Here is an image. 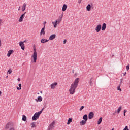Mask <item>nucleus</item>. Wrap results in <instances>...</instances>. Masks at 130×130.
<instances>
[{
    "label": "nucleus",
    "instance_id": "f257e3e1",
    "mask_svg": "<svg viewBox=\"0 0 130 130\" xmlns=\"http://www.w3.org/2000/svg\"><path fill=\"white\" fill-rule=\"evenodd\" d=\"M79 79L78 78H76L74 82L71 84L70 88L69 90L70 94L71 95H74V94H75V92H76V89H77V87H78V84H79Z\"/></svg>",
    "mask_w": 130,
    "mask_h": 130
},
{
    "label": "nucleus",
    "instance_id": "f03ea898",
    "mask_svg": "<svg viewBox=\"0 0 130 130\" xmlns=\"http://www.w3.org/2000/svg\"><path fill=\"white\" fill-rule=\"evenodd\" d=\"M44 108H43L41 111L39 112L35 113V114L32 116V119L33 121L37 120L39 118V116H40V114L42 113V111H43Z\"/></svg>",
    "mask_w": 130,
    "mask_h": 130
},
{
    "label": "nucleus",
    "instance_id": "7ed1b4c3",
    "mask_svg": "<svg viewBox=\"0 0 130 130\" xmlns=\"http://www.w3.org/2000/svg\"><path fill=\"white\" fill-rule=\"evenodd\" d=\"M33 58V62L36 63L37 60V52H36V48H34V53L32 55Z\"/></svg>",
    "mask_w": 130,
    "mask_h": 130
},
{
    "label": "nucleus",
    "instance_id": "20e7f679",
    "mask_svg": "<svg viewBox=\"0 0 130 130\" xmlns=\"http://www.w3.org/2000/svg\"><path fill=\"white\" fill-rule=\"evenodd\" d=\"M27 14V12H24V13H23L20 17L19 19V22H20V23L21 22H23V19H24L25 18V14Z\"/></svg>",
    "mask_w": 130,
    "mask_h": 130
},
{
    "label": "nucleus",
    "instance_id": "39448f33",
    "mask_svg": "<svg viewBox=\"0 0 130 130\" xmlns=\"http://www.w3.org/2000/svg\"><path fill=\"white\" fill-rule=\"evenodd\" d=\"M94 118V112H90L88 114V119H92Z\"/></svg>",
    "mask_w": 130,
    "mask_h": 130
},
{
    "label": "nucleus",
    "instance_id": "423d86ee",
    "mask_svg": "<svg viewBox=\"0 0 130 130\" xmlns=\"http://www.w3.org/2000/svg\"><path fill=\"white\" fill-rule=\"evenodd\" d=\"M19 45L21 47V49H22V50H25V46L24 45V42H20Z\"/></svg>",
    "mask_w": 130,
    "mask_h": 130
},
{
    "label": "nucleus",
    "instance_id": "0eeeda50",
    "mask_svg": "<svg viewBox=\"0 0 130 130\" xmlns=\"http://www.w3.org/2000/svg\"><path fill=\"white\" fill-rule=\"evenodd\" d=\"M100 30H101V24H99L95 28L96 32H100Z\"/></svg>",
    "mask_w": 130,
    "mask_h": 130
},
{
    "label": "nucleus",
    "instance_id": "6e6552de",
    "mask_svg": "<svg viewBox=\"0 0 130 130\" xmlns=\"http://www.w3.org/2000/svg\"><path fill=\"white\" fill-rule=\"evenodd\" d=\"M55 37H56V35L53 34L49 37V40H53V39H55Z\"/></svg>",
    "mask_w": 130,
    "mask_h": 130
},
{
    "label": "nucleus",
    "instance_id": "1a4fd4ad",
    "mask_svg": "<svg viewBox=\"0 0 130 130\" xmlns=\"http://www.w3.org/2000/svg\"><path fill=\"white\" fill-rule=\"evenodd\" d=\"M57 86V82H55L51 84V89H54Z\"/></svg>",
    "mask_w": 130,
    "mask_h": 130
},
{
    "label": "nucleus",
    "instance_id": "9d476101",
    "mask_svg": "<svg viewBox=\"0 0 130 130\" xmlns=\"http://www.w3.org/2000/svg\"><path fill=\"white\" fill-rule=\"evenodd\" d=\"M13 52H14V50H10L9 51H8L7 54L8 57H10V56H11V55L13 54Z\"/></svg>",
    "mask_w": 130,
    "mask_h": 130
},
{
    "label": "nucleus",
    "instance_id": "9b49d317",
    "mask_svg": "<svg viewBox=\"0 0 130 130\" xmlns=\"http://www.w3.org/2000/svg\"><path fill=\"white\" fill-rule=\"evenodd\" d=\"M45 27H43L41 30V32H40V35L42 36V34L43 35H44V34H45Z\"/></svg>",
    "mask_w": 130,
    "mask_h": 130
},
{
    "label": "nucleus",
    "instance_id": "f8f14e48",
    "mask_svg": "<svg viewBox=\"0 0 130 130\" xmlns=\"http://www.w3.org/2000/svg\"><path fill=\"white\" fill-rule=\"evenodd\" d=\"M49 40L47 39H45L44 38H43L41 40V43H46V42H48Z\"/></svg>",
    "mask_w": 130,
    "mask_h": 130
},
{
    "label": "nucleus",
    "instance_id": "ddd939ff",
    "mask_svg": "<svg viewBox=\"0 0 130 130\" xmlns=\"http://www.w3.org/2000/svg\"><path fill=\"white\" fill-rule=\"evenodd\" d=\"M52 24L54 25V28H56L58 23H57V20H56L55 22H52Z\"/></svg>",
    "mask_w": 130,
    "mask_h": 130
},
{
    "label": "nucleus",
    "instance_id": "4468645a",
    "mask_svg": "<svg viewBox=\"0 0 130 130\" xmlns=\"http://www.w3.org/2000/svg\"><path fill=\"white\" fill-rule=\"evenodd\" d=\"M91 8H92L91 5L90 4H88L86 6V10H87V11H88V12H90V11H91Z\"/></svg>",
    "mask_w": 130,
    "mask_h": 130
},
{
    "label": "nucleus",
    "instance_id": "2eb2a0df",
    "mask_svg": "<svg viewBox=\"0 0 130 130\" xmlns=\"http://www.w3.org/2000/svg\"><path fill=\"white\" fill-rule=\"evenodd\" d=\"M68 8V6H67V5L64 4L63 5L62 8V12H64L66 11V10H67V8Z\"/></svg>",
    "mask_w": 130,
    "mask_h": 130
},
{
    "label": "nucleus",
    "instance_id": "dca6fc26",
    "mask_svg": "<svg viewBox=\"0 0 130 130\" xmlns=\"http://www.w3.org/2000/svg\"><path fill=\"white\" fill-rule=\"evenodd\" d=\"M105 29H106V23H103L102 26V31H105Z\"/></svg>",
    "mask_w": 130,
    "mask_h": 130
},
{
    "label": "nucleus",
    "instance_id": "f3484780",
    "mask_svg": "<svg viewBox=\"0 0 130 130\" xmlns=\"http://www.w3.org/2000/svg\"><path fill=\"white\" fill-rule=\"evenodd\" d=\"M86 121L82 120L80 122V125H85L86 123Z\"/></svg>",
    "mask_w": 130,
    "mask_h": 130
},
{
    "label": "nucleus",
    "instance_id": "a211bd4d",
    "mask_svg": "<svg viewBox=\"0 0 130 130\" xmlns=\"http://www.w3.org/2000/svg\"><path fill=\"white\" fill-rule=\"evenodd\" d=\"M26 10V3H24L22 7V11L24 12Z\"/></svg>",
    "mask_w": 130,
    "mask_h": 130
},
{
    "label": "nucleus",
    "instance_id": "6ab92c4d",
    "mask_svg": "<svg viewBox=\"0 0 130 130\" xmlns=\"http://www.w3.org/2000/svg\"><path fill=\"white\" fill-rule=\"evenodd\" d=\"M83 119H84V120L85 121H87V120H88V115L87 114L84 115L83 116Z\"/></svg>",
    "mask_w": 130,
    "mask_h": 130
},
{
    "label": "nucleus",
    "instance_id": "aec40b11",
    "mask_svg": "<svg viewBox=\"0 0 130 130\" xmlns=\"http://www.w3.org/2000/svg\"><path fill=\"white\" fill-rule=\"evenodd\" d=\"M63 16V15H62V16H61V17H60L59 18H58L57 20V22L58 24H59V23H60V22H61V20H62V17Z\"/></svg>",
    "mask_w": 130,
    "mask_h": 130
},
{
    "label": "nucleus",
    "instance_id": "412c9836",
    "mask_svg": "<svg viewBox=\"0 0 130 130\" xmlns=\"http://www.w3.org/2000/svg\"><path fill=\"white\" fill-rule=\"evenodd\" d=\"M89 84L90 86H93V77H91Z\"/></svg>",
    "mask_w": 130,
    "mask_h": 130
},
{
    "label": "nucleus",
    "instance_id": "4be33fe9",
    "mask_svg": "<svg viewBox=\"0 0 130 130\" xmlns=\"http://www.w3.org/2000/svg\"><path fill=\"white\" fill-rule=\"evenodd\" d=\"M11 126V123H8L5 127L6 129H9L10 128V126Z\"/></svg>",
    "mask_w": 130,
    "mask_h": 130
},
{
    "label": "nucleus",
    "instance_id": "5701e85b",
    "mask_svg": "<svg viewBox=\"0 0 130 130\" xmlns=\"http://www.w3.org/2000/svg\"><path fill=\"white\" fill-rule=\"evenodd\" d=\"M42 101V97L41 96H38V99H36V101H37V102H38V101L41 102V101Z\"/></svg>",
    "mask_w": 130,
    "mask_h": 130
},
{
    "label": "nucleus",
    "instance_id": "b1692460",
    "mask_svg": "<svg viewBox=\"0 0 130 130\" xmlns=\"http://www.w3.org/2000/svg\"><path fill=\"white\" fill-rule=\"evenodd\" d=\"M122 108V107L121 106H120V107H119V108H118V109L117 110V113L118 114L120 113V111L121 110V109Z\"/></svg>",
    "mask_w": 130,
    "mask_h": 130
},
{
    "label": "nucleus",
    "instance_id": "393cba45",
    "mask_svg": "<svg viewBox=\"0 0 130 130\" xmlns=\"http://www.w3.org/2000/svg\"><path fill=\"white\" fill-rule=\"evenodd\" d=\"M31 128H34V127H36V123L33 122L31 123Z\"/></svg>",
    "mask_w": 130,
    "mask_h": 130
},
{
    "label": "nucleus",
    "instance_id": "a878e982",
    "mask_svg": "<svg viewBox=\"0 0 130 130\" xmlns=\"http://www.w3.org/2000/svg\"><path fill=\"white\" fill-rule=\"evenodd\" d=\"M102 122V117H100L98 120V124H100Z\"/></svg>",
    "mask_w": 130,
    "mask_h": 130
},
{
    "label": "nucleus",
    "instance_id": "bb28decb",
    "mask_svg": "<svg viewBox=\"0 0 130 130\" xmlns=\"http://www.w3.org/2000/svg\"><path fill=\"white\" fill-rule=\"evenodd\" d=\"M22 120L23 121H26L27 120V117H26V116H25V115H23L22 116Z\"/></svg>",
    "mask_w": 130,
    "mask_h": 130
},
{
    "label": "nucleus",
    "instance_id": "cd10ccee",
    "mask_svg": "<svg viewBox=\"0 0 130 130\" xmlns=\"http://www.w3.org/2000/svg\"><path fill=\"white\" fill-rule=\"evenodd\" d=\"M72 120H73V119H72V118H69V119H68V122H67V124H71V122H72Z\"/></svg>",
    "mask_w": 130,
    "mask_h": 130
},
{
    "label": "nucleus",
    "instance_id": "c85d7f7f",
    "mask_svg": "<svg viewBox=\"0 0 130 130\" xmlns=\"http://www.w3.org/2000/svg\"><path fill=\"white\" fill-rule=\"evenodd\" d=\"M7 73H8V74L9 75H10V74H12V70L11 69H9Z\"/></svg>",
    "mask_w": 130,
    "mask_h": 130
},
{
    "label": "nucleus",
    "instance_id": "c756f323",
    "mask_svg": "<svg viewBox=\"0 0 130 130\" xmlns=\"http://www.w3.org/2000/svg\"><path fill=\"white\" fill-rule=\"evenodd\" d=\"M84 108H85V107L84 106H81L79 109L80 111H82L83 110V109H84Z\"/></svg>",
    "mask_w": 130,
    "mask_h": 130
},
{
    "label": "nucleus",
    "instance_id": "7c9ffc66",
    "mask_svg": "<svg viewBox=\"0 0 130 130\" xmlns=\"http://www.w3.org/2000/svg\"><path fill=\"white\" fill-rule=\"evenodd\" d=\"M117 90L121 92V88H120V86L117 87Z\"/></svg>",
    "mask_w": 130,
    "mask_h": 130
},
{
    "label": "nucleus",
    "instance_id": "2f4dec72",
    "mask_svg": "<svg viewBox=\"0 0 130 130\" xmlns=\"http://www.w3.org/2000/svg\"><path fill=\"white\" fill-rule=\"evenodd\" d=\"M126 69L127 71H128V70H129V64L126 66Z\"/></svg>",
    "mask_w": 130,
    "mask_h": 130
},
{
    "label": "nucleus",
    "instance_id": "473e14b6",
    "mask_svg": "<svg viewBox=\"0 0 130 130\" xmlns=\"http://www.w3.org/2000/svg\"><path fill=\"white\" fill-rule=\"evenodd\" d=\"M44 27L43 28H45V25H46V21H44L43 23Z\"/></svg>",
    "mask_w": 130,
    "mask_h": 130
},
{
    "label": "nucleus",
    "instance_id": "72a5a7b5",
    "mask_svg": "<svg viewBox=\"0 0 130 130\" xmlns=\"http://www.w3.org/2000/svg\"><path fill=\"white\" fill-rule=\"evenodd\" d=\"M2 24H3V20L0 19V27H1V25H2Z\"/></svg>",
    "mask_w": 130,
    "mask_h": 130
},
{
    "label": "nucleus",
    "instance_id": "f704fd0d",
    "mask_svg": "<svg viewBox=\"0 0 130 130\" xmlns=\"http://www.w3.org/2000/svg\"><path fill=\"white\" fill-rule=\"evenodd\" d=\"M16 88H17V90H21V89H22L21 87H18V86H17Z\"/></svg>",
    "mask_w": 130,
    "mask_h": 130
},
{
    "label": "nucleus",
    "instance_id": "c9c22d12",
    "mask_svg": "<svg viewBox=\"0 0 130 130\" xmlns=\"http://www.w3.org/2000/svg\"><path fill=\"white\" fill-rule=\"evenodd\" d=\"M67 43V40L65 39V40H64V41H63V44H66Z\"/></svg>",
    "mask_w": 130,
    "mask_h": 130
},
{
    "label": "nucleus",
    "instance_id": "e433bc0d",
    "mask_svg": "<svg viewBox=\"0 0 130 130\" xmlns=\"http://www.w3.org/2000/svg\"><path fill=\"white\" fill-rule=\"evenodd\" d=\"M9 130H15V128L11 127V128H10Z\"/></svg>",
    "mask_w": 130,
    "mask_h": 130
},
{
    "label": "nucleus",
    "instance_id": "4c0bfd02",
    "mask_svg": "<svg viewBox=\"0 0 130 130\" xmlns=\"http://www.w3.org/2000/svg\"><path fill=\"white\" fill-rule=\"evenodd\" d=\"M82 2V0H78V4H81V3Z\"/></svg>",
    "mask_w": 130,
    "mask_h": 130
},
{
    "label": "nucleus",
    "instance_id": "58836bf2",
    "mask_svg": "<svg viewBox=\"0 0 130 130\" xmlns=\"http://www.w3.org/2000/svg\"><path fill=\"white\" fill-rule=\"evenodd\" d=\"M18 86L19 87V88H21V87H22V84H21V83L18 84Z\"/></svg>",
    "mask_w": 130,
    "mask_h": 130
},
{
    "label": "nucleus",
    "instance_id": "ea45409f",
    "mask_svg": "<svg viewBox=\"0 0 130 130\" xmlns=\"http://www.w3.org/2000/svg\"><path fill=\"white\" fill-rule=\"evenodd\" d=\"M127 111L126 109L124 110V113H126Z\"/></svg>",
    "mask_w": 130,
    "mask_h": 130
},
{
    "label": "nucleus",
    "instance_id": "a19ab883",
    "mask_svg": "<svg viewBox=\"0 0 130 130\" xmlns=\"http://www.w3.org/2000/svg\"><path fill=\"white\" fill-rule=\"evenodd\" d=\"M17 81H18V82H20V81H21V79L20 78H18Z\"/></svg>",
    "mask_w": 130,
    "mask_h": 130
},
{
    "label": "nucleus",
    "instance_id": "79ce46f5",
    "mask_svg": "<svg viewBox=\"0 0 130 130\" xmlns=\"http://www.w3.org/2000/svg\"><path fill=\"white\" fill-rule=\"evenodd\" d=\"M18 11H20V10H21V6H19V8H18Z\"/></svg>",
    "mask_w": 130,
    "mask_h": 130
},
{
    "label": "nucleus",
    "instance_id": "37998d69",
    "mask_svg": "<svg viewBox=\"0 0 130 130\" xmlns=\"http://www.w3.org/2000/svg\"><path fill=\"white\" fill-rule=\"evenodd\" d=\"M126 75V72L123 73V76H125Z\"/></svg>",
    "mask_w": 130,
    "mask_h": 130
},
{
    "label": "nucleus",
    "instance_id": "c03bdc74",
    "mask_svg": "<svg viewBox=\"0 0 130 130\" xmlns=\"http://www.w3.org/2000/svg\"><path fill=\"white\" fill-rule=\"evenodd\" d=\"M0 46H2V43H1V40H0Z\"/></svg>",
    "mask_w": 130,
    "mask_h": 130
},
{
    "label": "nucleus",
    "instance_id": "a18cd8bd",
    "mask_svg": "<svg viewBox=\"0 0 130 130\" xmlns=\"http://www.w3.org/2000/svg\"><path fill=\"white\" fill-rule=\"evenodd\" d=\"M123 115H124V116H125V113H123Z\"/></svg>",
    "mask_w": 130,
    "mask_h": 130
},
{
    "label": "nucleus",
    "instance_id": "49530a36",
    "mask_svg": "<svg viewBox=\"0 0 130 130\" xmlns=\"http://www.w3.org/2000/svg\"><path fill=\"white\" fill-rule=\"evenodd\" d=\"M2 95V91H0V96Z\"/></svg>",
    "mask_w": 130,
    "mask_h": 130
},
{
    "label": "nucleus",
    "instance_id": "de8ad7c7",
    "mask_svg": "<svg viewBox=\"0 0 130 130\" xmlns=\"http://www.w3.org/2000/svg\"><path fill=\"white\" fill-rule=\"evenodd\" d=\"M26 42V40L24 41V42Z\"/></svg>",
    "mask_w": 130,
    "mask_h": 130
},
{
    "label": "nucleus",
    "instance_id": "09e8293b",
    "mask_svg": "<svg viewBox=\"0 0 130 130\" xmlns=\"http://www.w3.org/2000/svg\"><path fill=\"white\" fill-rule=\"evenodd\" d=\"M72 73L74 74V70L72 71Z\"/></svg>",
    "mask_w": 130,
    "mask_h": 130
},
{
    "label": "nucleus",
    "instance_id": "8fccbe9b",
    "mask_svg": "<svg viewBox=\"0 0 130 130\" xmlns=\"http://www.w3.org/2000/svg\"><path fill=\"white\" fill-rule=\"evenodd\" d=\"M113 56H114V55H112V57H113Z\"/></svg>",
    "mask_w": 130,
    "mask_h": 130
},
{
    "label": "nucleus",
    "instance_id": "3c124183",
    "mask_svg": "<svg viewBox=\"0 0 130 130\" xmlns=\"http://www.w3.org/2000/svg\"><path fill=\"white\" fill-rule=\"evenodd\" d=\"M112 130H114V128H112Z\"/></svg>",
    "mask_w": 130,
    "mask_h": 130
},
{
    "label": "nucleus",
    "instance_id": "603ef678",
    "mask_svg": "<svg viewBox=\"0 0 130 130\" xmlns=\"http://www.w3.org/2000/svg\"><path fill=\"white\" fill-rule=\"evenodd\" d=\"M40 93H42V91H41Z\"/></svg>",
    "mask_w": 130,
    "mask_h": 130
},
{
    "label": "nucleus",
    "instance_id": "864d4df0",
    "mask_svg": "<svg viewBox=\"0 0 130 130\" xmlns=\"http://www.w3.org/2000/svg\"><path fill=\"white\" fill-rule=\"evenodd\" d=\"M32 57H32V56H31V59H32Z\"/></svg>",
    "mask_w": 130,
    "mask_h": 130
},
{
    "label": "nucleus",
    "instance_id": "5fc2aeb1",
    "mask_svg": "<svg viewBox=\"0 0 130 130\" xmlns=\"http://www.w3.org/2000/svg\"><path fill=\"white\" fill-rule=\"evenodd\" d=\"M93 5V4H91V5Z\"/></svg>",
    "mask_w": 130,
    "mask_h": 130
}]
</instances>
